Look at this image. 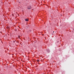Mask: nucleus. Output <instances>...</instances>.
Here are the masks:
<instances>
[{
	"mask_svg": "<svg viewBox=\"0 0 74 74\" xmlns=\"http://www.w3.org/2000/svg\"><path fill=\"white\" fill-rule=\"evenodd\" d=\"M40 61V60H37V61L38 62H39Z\"/></svg>",
	"mask_w": 74,
	"mask_h": 74,
	"instance_id": "7ed1b4c3",
	"label": "nucleus"
},
{
	"mask_svg": "<svg viewBox=\"0 0 74 74\" xmlns=\"http://www.w3.org/2000/svg\"><path fill=\"white\" fill-rule=\"evenodd\" d=\"M32 8V7L31 6H29L27 7V9H30Z\"/></svg>",
	"mask_w": 74,
	"mask_h": 74,
	"instance_id": "f257e3e1",
	"label": "nucleus"
},
{
	"mask_svg": "<svg viewBox=\"0 0 74 74\" xmlns=\"http://www.w3.org/2000/svg\"><path fill=\"white\" fill-rule=\"evenodd\" d=\"M53 32H54V31H53Z\"/></svg>",
	"mask_w": 74,
	"mask_h": 74,
	"instance_id": "423d86ee",
	"label": "nucleus"
},
{
	"mask_svg": "<svg viewBox=\"0 0 74 74\" xmlns=\"http://www.w3.org/2000/svg\"><path fill=\"white\" fill-rule=\"evenodd\" d=\"M19 3H20V2H19Z\"/></svg>",
	"mask_w": 74,
	"mask_h": 74,
	"instance_id": "0eeeda50",
	"label": "nucleus"
},
{
	"mask_svg": "<svg viewBox=\"0 0 74 74\" xmlns=\"http://www.w3.org/2000/svg\"><path fill=\"white\" fill-rule=\"evenodd\" d=\"M15 42V41H13V42Z\"/></svg>",
	"mask_w": 74,
	"mask_h": 74,
	"instance_id": "20e7f679",
	"label": "nucleus"
},
{
	"mask_svg": "<svg viewBox=\"0 0 74 74\" xmlns=\"http://www.w3.org/2000/svg\"><path fill=\"white\" fill-rule=\"evenodd\" d=\"M25 21H29V20H28V19H25Z\"/></svg>",
	"mask_w": 74,
	"mask_h": 74,
	"instance_id": "f03ea898",
	"label": "nucleus"
},
{
	"mask_svg": "<svg viewBox=\"0 0 74 74\" xmlns=\"http://www.w3.org/2000/svg\"><path fill=\"white\" fill-rule=\"evenodd\" d=\"M12 16H14V15H13V14H12Z\"/></svg>",
	"mask_w": 74,
	"mask_h": 74,
	"instance_id": "39448f33",
	"label": "nucleus"
}]
</instances>
